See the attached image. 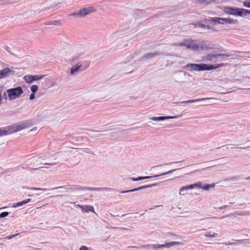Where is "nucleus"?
<instances>
[{"label": "nucleus", "instance_id": "obj_1", "mask_svg": "<svg viewBox=\"0 0 250 250\" xmlns=\"http://www.w3.org/2000/svg\"><path fill=\"white\" fill-rule=\"evenodd\" d=\"M224 65V63L217 64L215 65H207L204 63L194 64L189 63L186 65V67L189 68L192 71H204L214 69Z\"/></svg>", "mask_w": 250, "mask_h": 250}, {"label": "nucleus", "instance_id": "obj_2", "mask_svg": "<svg viewBox=\"0 0 250 250\" xmlns=\"http://www.w3.org/2000/svg\"><path fill=\"white\" fill-rule=\"evenodd\" d=\"M23 93V90L22 87L18 86L7 89L3 93V96L5 99L8 98L9 100H12L19 98Z\"/></svg>", "mask_w": 250, "mask_h": 250}, {"label": "nucleus", "instance_id": "obj_3", "mask_svg": "<svg viewBox=\"0 0 250 250\" xmlns=\"http://www.w3.org/2000/svg\"><path fill=\"white\" fill-rule=\"evenodd\" d=\"M211 21L213 22H217L218 23L220 24H224V23H229V24H232V23H236L237 21V20H234L233 19H230V18H218V17H214L211 18Z\"/></svg>", "mask_w": 250, "mask_h": 250}, {"label": "nucleus", "instance_id": "obj_4", "mask_svg": "<svg viewBox=\"0 0 250 250\" xmlns=\"http://www.w3.org/2000/svg\"><path fill=\"white\" fill-rule=\"evenodd\" d=\"M24 126L23 125H14L6 127V130L7 132V135L19 131H20L24 128Z\"/></svg>", "mask_w": 250, "mask_h": 250}, {"label": "nucleus", "instance_id": "obj_5", "mask_svg": "<svg viewBox=\"0 0 250 250\" xmlns=\"http://www.w3.org/2000/svg\"><path fill=\"white\" fill-rule=\"evenodd\" d=\"M13 71L9 68H5L0 70V79H3L9 76Z\"/></svg>", "mask_w": 250, "mask_h": 250}, {"label": "nucleus", "instance_id": "obj_6", "mask_svg": "<svg viewBox=\"0 0 250 250\" xmlns=\"http://www.w3.org/2000/svg\"><path fill=\"white\" fill-rule=\"evenodd\" d=\"M93 11V8L92 7H89L87 8H85L81 9L79 11V14H80V17H83L88 15L89 14L92 13Z\"/></svg>", "mask_w": 250, "mask_h": 250}, {"label": "nucleus", "instance_id": "obj_7", "mask_svg": "<svg viewBox=\"0 0 250 250\" xmlns=\"http://www.w3.org/2000/svg\"><path fill=\"white\" fill-rule=\"evenodd\" d=\"M199 45L192 40L186 43V48L192 50H197L199 48Z\"/></svg>", "mask_w": 250, "mask_h": 250}, {"label": "nucleus", "instance_id": "obj_8", "mask_svg": "<svg viewBox=\"0 0 250 250\" xmlns=\"http://www.w3.org/2000/svg\"><path fill=\"white\" fill-rule=\"evenodd\" d=\"M178 244V242H169L167 243L166 244L163 245H153V248L155 249H160L163 248L165 247H169L171 246H173L175 245H177Z\"/></svg>", "mask_w": 250, "mask_h": 250}, {"label": "nucleus", "instance_id": "obj_9", "mask_svg": "<svg viewBox=\"0 0 250 250\" xmlns=\"http://www.w3.org/2000/svg\"><path fill=\"white\" fill-rule=\"evenodd\" d=\"M236 15L239 16H246L248 14L250 15V10L243 9V8H236Z\"/></svg>", "mask_w": 250, "mask_h": 250}, {"label": "nucleus", "instance_id": "obj_10", "mask_svg": "<svg viewBox=\"0 0 250 250\" xmlns=\"http://www.w3.org/2000/svg\"><path fill=\"white\" fill-rule=\"evenodd\" d=\"M156 185V184H150V185L142 186L138 188H136L130 189V190H127V191H123L122 192L125 193V192H132V191H137V190H139L146 188H151L152 187L155 186Z\"/></svg>", "mask_w": 250, "mask_h": 250}, {"label": "nucleus", "instance_id": "obj_11", "mask_svg": "<svg viewBox=\"0 0 250 250\" xmlns=\"http://www.w3.org/2000/svg\"><path fill=\"white\" fill-rule=\"evenodd\" d=\"M176 116H162V117H153L151 119L154 121H163L167 119H171L176 118Z\"/></svg>", "mask_w": 250, "mask_h": 250}, {"label": "nucleus", "instance_id": "obj_12", "mask_svg": "<svg viewBox=\"0 0 250 250\" xmlns=\"http://www.w3.org/2000/svg\"><path fill=\"white\" fill-rule=\"evenodd\" d=\"M224 11L226 13L229 15H236V8H233L229 7H225L224 8Z\"/></svg>", "mask_w": 250, "mask_h": 250}, {"label": "nucleus", "instance_id": "obj_13", "mask_svg": "<svg viewBox=\"0 0 250 250\" xmlns=\"http://www.w3.org/2000/svg\"><path fill=\"white\" fill-rule=\"evenodd\" d=\"M229 55L228 54H211L208 55L207 56V59L208 61H211L212 58H218L219 57H222V58L224 57H228Z\"/></svg>", "mask_w": 250, "mask_h": 250}, {"label": "nucleus", "instance_id": "obj_14", "mask_svg": "<svg viewBox=\"0 0 250 250\" xmlns=\"http://www.w3.org/2000/svg\"><path fill=\"white\" fill-rule=\"evenodd\" d=\"M79 207L85 212L93 211L94 208L92 206L79 205Z\"/></svg>", "mask_w": 250, "mask_h": 250}, {"label": "nucleus", "instance_id": "obj_15", "mask_svg": "<svg viewBox=\"0 0 250 250\" xmlns=\"http://www.w3.org/2000/svg\"><path fill=\"white\" fill-rule=\"evenodd\" d=\"M31 201V199H27L22 201L19 202L16 204L14 206L15 207H18L20 206H21L25 204L29 203Z\"/></svg>", "mask_w": 250, "mask_h": 250}, {"label": "nucleus", "instance_id": "obj_16", "mask_svg": "<svg viewBox=\"0 0 250 250\" xmlns=\"http://www.w3.org/2000/svg\"><path fill=\"white\" fill-rule=\"evenodd\" d=\"M81 65L76 64L75 66L73 67L71 69V73L73 74L78 71V70L80 69Z\"/></svg>", "mask_w": 250, "mask_h": 250}, {"label": "nucleus", "instance_id": "obj_17", "mask_svg": "<svg viewBox=\"0 0 250 250\" xmlns=\"http://www.w3.org/2000/svg\"><path fill=\"white\" fill-rule=\"evenodd\" d=\"M24 80L26 83H31L33 82L32 76L31 75H25L24 78Z\"/></svg>", "mask_w": 250, "mask_h": 250}, {"label": "nucleus", "instance_id": "obj_18", "mask_svg": "<svg viewBox=\"0 0 250 250\" xmlns=\"http://www.w3.org/2000/svg\"><path fill=\"white\" fill-rule=\"evenodd\" d=\"M205 99H206L203 98V99H195V100H190L183 101L181 103H182V104L192 103L199 102V101H200L202 100H204Z\"/></svg>", "mask_w": 250, "mask_h": 250}, {"label": "nucleus", "instance_id": "obj_19", "mask_svg": "<svg viewBox=\"0 0 250 250\" xmlns=\"http://www.w3.org/2000/svg\"><path fill=\"white\" fill-rule=\"evenodd\" d=\"M194 185H187L186 186L182 187L180 189V193L184 190H188V189H192V188H194Z\"/></svg>", "mask_w": 250, "mask_h": 250}, {"label": "nucleus", "instance_id": "obj_20", "mask_svg": "<svg viewBox=\"0 0 250 250\" xmlns=\"http://www.w3.org/2000/svg\"><path fill=\"white\" fill-rule=\"evenodd\" d=\"M159 53L158 52H155V53H149L146 54L145 55V57L146 59H150L152 58L157 55H158Z\"/></svg>", "mask_w": 250, "mask_h": 250}, {"label": "nucleus", "instance_id": "obj_21", "mask_svg": "<svg viewBox=\"0 0 250 250\" xmlns=\"http://www.w3.org/2000/svg\"><path fill=\"white\" fill-rule=\"evenodd\" d=\"M214 187H215L214 184H212L210 185L205 184V185H203V186L202 187V188L205 190H208L210 188H213Z\"/></svg>", "mask_w": 250, "mask_h": 250}, {"label": "nucleus", "instance_id": "obj_22", "mask_svg": "<svg viewBox=\"0 0 250 250\" xmlns=\"http://www.w3.org/2000/svg\"><path fill=\"white\" fill-rule=\"evenodd\" d=\"M217 235V234L214 232L211 233V232H208L204 234V236L207 237H215Z\"/></svg>", "mask_w": 250, "mask_h": 250}, {"label": "nucleus", "instance_id": "obj_23", "mask_svg": "<svg viewBox=\"0 0 250 250\" xmlns=\"http://www.w3.org/2000/svg\"><path fill=\"white\" fill-rule=\"evenodd\" d=\"M153 177L152 176H145V177H139L136 178H132V180L134 181H137L143 179H149Z\"/></svg>", "mask_w": 250, "mask_h": 250}, {"label": "nucleus", "instance_id": "obj_24", "mask_svg": "<svg viewBox=\"0 0 250 250\" xmlns=\"http://www.w3.org/2000/svg\"><path fill=\"white\" fill-rule=\"evenodd\" d=\"M44 77L43 75H35L32 76L33 82L35 81L40 80Z\"/></svg>", "mask_w": 250, "mask_h": 250}, {"label": "nucleus", "instance_id": "obj_25", "mask_svg": "<svg viewBox=\"0 0 250 250\" xmlns=\"http://www.w3.org/2000/svg\"><path fill=\"white\" fill-rule=\"evenodd\" d=\"M7 135V132L6 130V128H0V136H4Z\"/></svg>", "mask_w": 250, "mask_h": 250}, {"label": "nucleus", "instance_id": "obj_26", "mask_svg": "<svg viewBox=\"0 0 250 250\" xmlns=\"http://www.w3.org/2000/svg\"><path fill=\"white\" fill-rule=\"evenodd\" d=\"M243 5L248 8H250V0H246L243 1Z\"/></svg>", "mask_w": 250, "mask_h": 250}, {"label": "nucleus", "instance_id": "obj_27", "mask_svg": "<svg viewBox=\"0 0 250 250\" xmlns=\"http://www.w3.org/2000/svg\"><path fill=\"white\" fill-rule=\"evenodd\" d=\"M38 87L36 85H33L31 87V90L32 93H35L38 91Z\"/></svg>", "mask_w": 250, "mask_h": 250}, {"label": "nucleus", "instance_id": "obj_28", "mask_svg": "<svg viewBox=\"0 0 250 250\" xmlns=\"http://www.w3.org/2000/svg\"><path fill=\"white\" fill-rule=\"evenodd\" d=\"M9 214V213L8 212H3L2 213H0V218H4L5 217H6Z\"/></svg>", "mask_w": 250, "mask_h": 250}, {"label": "nucleus", "instance_id": "obj_29", "mask_svg": "<svg viewBox=\"0 0 250 250\" xmlns=\"http://www.w3.org/2000/svg\"><path fill=\"white\" fill-rule=\"evenodd\" d=\"M52 24L60 25L61 23L59 21H55L53 22Z\"/></svg>", "mask_w": 250, "mask_h": 250}, {"label": "nucleus", "instance_id": "obj_30", "mask_svg": "<svg viewBox=\"0 0 250 250\" xmlns=\"http://www.w3.org/2000/svg\"><path fill=\"white\" fill-rule=\"evenodd\" d=\"M175 46H186V43H176L174 44Z\"/></svg>", "mask_w": 250, "mask_h": 250}, {"label": "nucleus", "instance_id": "obj_31", "mask_svg": "<svg viewBox=\"0 0 250 250\" xmlns=\"http://www.w3.org/2000/svg\"><path fill=\"white\" fill-rule=\"evenodd\" d=\"M70 16H80V14H79V12H77V13H73L71 14H70Z\"/></svg>", "mask_w": 250, "mask_h": 250}, {"label": "nucleus", "instance_id": "obj_32", "mask_svg": "<svg viewBox=\"0 0 250 250\" xmlns=\"http://www.w3.org/2000/svg\"><path fill=\"white\" fill-rule=\"evenodd\" d=\"M79 250H88V248L86 246H83L80 248Z\"/></svg>", "mask_w": 250, "mask_h": 250}, {"label": "nucleus", "instance_id": "obj_33", "mask_svg": "<svg viewBox=\"0 0 250 250\" xmlns=\"http://www.w3.org/2000/svg\"><path fill=\"white\" fill-rule=\"evenodd\" d=\"M194 185H194V187H199L200 188H202V187H203V186H201V184L200 182H199L198 183L194 184Z\"/></svg>", "mask_w": 250, "mask_h": 250}, {"label": "nucleus", "instance_id": "obj_34", "mask_svg": "<svg viewBox=\"0 0 250 250\" xmlns=\"http://www.w3.org/2000/svg\"><path fill=\"white\" fill-rule=\"evenodd\" d=\"M35 98V94L34 93H32L30 96V99L31 100H33Z\"/></svg>", "mask_w": 250, "mask_h": 250}, {"label": "nucleus", "instance_id": "obj_35", "mask_svg": "<svg viewBox=\"0 0 250 250\" xmlns=\"http://www.w3.org/2000/svg\"><path fill=\"white\" fill-rule=\"evenodd\" d=\"M18 235V234H15V235H12L8 236H7V238H8V239H10L13 238V237H14L15 236H16V235Z\"/></svg>", "mask_w": 250, "mask_h": 250}, {"label": "nucleus", "instance_id": "obj_36", "mask_svg": "<svg viewBox=\"0 0 250 250\" xmlns=\"http://www.w3.org/2000/svg\"><path fill=\"white\" fill-rule=\"evenodd\" d=\"M200 46H201V48H202V49H208V48H207V47L204 46L203 45V43H201L200 44Z\"/></svg>", "mask_w": 250, "mask_h": 250}, {"label": "nucleus", "instance_id": "obj_37", "mask_svg": "<svg viewBox=\"0 0 250 250\" xmlns=\"http://www.w3.org/2000/svg\"><path fill=\"white\" fill-rule=\"evenodd\" d=\"M2 90L0 89V104L2 103V97H1Z\"/></svg>", "mask_w": 250, "mask_h": 250}, {"label": "nucleus", "instance_id": "obj_38", "mask_svg": "<svg viewBox=\"0 0 250 250\" xmlns=\"http://www.w3.org/2000/svg\"><path fill=\"white\" fill-rule=\"evenodd\" d=\"M32 189H33V190H45V189L37 188H33Z\"/></svg>", "mask_w": 250, "mask_h": 250}, {"label": "nucleus", "instance_id": "obj_39", "mask_svg": "<svg viewBox=\"0 0 250 250\" xmlns=\"http://www.w3.org/2000/svg\"><path fill=\"white\" fill-rule=\"evenodd\" d=\"M55 164H52V163H45L44 165H48V166H53Z\"/></svg>", "mask_w": 250, "mask_h": 250}, {"label": "nucleus", "instance_id": "obj_40", "mask_svg": "<svg viewBox=\"0 0 250 250\" xmlns=\"http://www.w3.org/2000/svg\"><path fill=\"white\" fill-rule=\"evenodd\" d=\"M168 173H169V172H167V173H165L163 174V175H164V174H166Z\"/></svg>", "mask_w": 250, "mask_h": 250}, {"label": "nucleus", "instance_id": "obj_41", "mask_svg": "<svg viewBox=\"0 0 250 250\" xmlns=\"http://www.w3.org/2000/svg\"><path fill=\"white\" fill-rule=\"evenodd\" d=\"M201 26H202V27H204L205 26H204L203 24H202V25H201Z\"/></svg>", "mask_w": 250, "mask_h": 250}, {"label": "nucleus", "instance_id": "obj_42", "mask_svg": "<svg viewBox=\"0 0 250 250\" xmlns=\"http://www.w3.org/2000/svg\"><path fill=\"white\" fill-rule=\"evenodd\" d=\"M88 65H89V63L86 64V67H87Z\"/></svg>", "mask_w": 250, "mask_h": 250}, {"label": "nucleus", "instance_id": "obj_43", "mask_svg": "<svg viewBox=\"0 0 250 250\" xmlns=\"http://www.w3.org/2000/svg\"><path fill=\"white\" fill-rule=\"evenodd\" d=\"M157 176H158V175H155V176H154V177H157Z\"/></svg>", "mask_w": 250, "mask_h": 250}]
</instances>
